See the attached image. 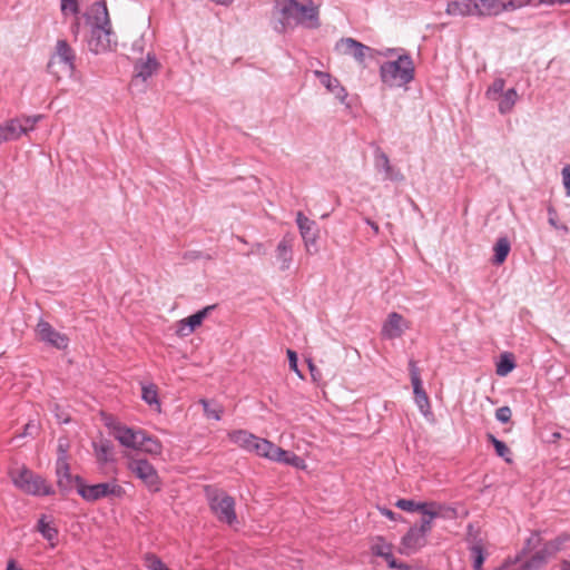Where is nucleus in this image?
<instances>
[{"label": "nucleus", "instance_id": "obj_1", "mask_svg": "<svg viewBox=\"0 0 570 570\" xmlns=\"http://www.w3.org/2000/svg\"><path fill=\"white\" fill-rule=\"evenodd\" d=\"M414 63L410 56L401 55L395 60L381 65L380 76L383 83L389 87H402L414 78Z\"/></svg>", "mask_w": 570, "mask_h": 570}, {"label": "nucleus", "instance_id": "obj_2", "mask_svg": "<svg viewBox=\"0 0 570 570\" xmlns=\"http://www.w3.org/2000/svg\"><path fill=\"white\" fill-rule=\"evenodd\" d=\"M204 491L209 508L218 521L225 522L229 525L235 523L237 515L235 511L234 498L227 494L224 490L213 485H206Z\"/></svg>", "mask_w": 570, "mask_h": 570}, {"label": "nucleus", "instance_id": "obj_3", "mask_svg": "<svg viewBox=\"0 0 570 570\" xmlns=\"http://www.w3.org/2000/svg\"><path fill=\"white\" fill-rule=\"evenodd\" d=\"M76 490L87 502H96L100 499H120L125 495V489L116 480L97 484H86L82 478L76 479Z\"/></svg>", "mask_w": 570, "mask_h": 570}, {"label": "nucleus", "instance_id": "obj_4", "mask_svg": "<svg viewBox=\"0 0 570 570\" xmlns=\"http://www.w3.org/2000/svg\"><path fill=\"white\" fill-rule=\"evenodd\" d=\"M75 55L66 40H59L56 52L48 62V71L59 80L63 76H70L75 69Z\"/></svg>", "mask_w": 570, "mask_h": 570}, {"label": "nucleus", "instance_id": "obj_5", "mask_svg": "<svg viewBox=\"0 0 570 570\" xmlns=\"http://www.w3.org/2000/svg\"><path fill=\"white\" fill-rule=\"evenodd\" d=\"M530 3L531 0H475V9L479 17H497L504 12H513Z\"/></svg>", "mask_w": 570, "mask_h": 570}, {"label": "nucleus", "instance_id": "obj_6", "mask_svg": "<svg viewBox=\"0 0 570 570\" xmlns=\"http://www.w3.org/2000/svg\"><path fill=\"white\" fill-rule=\"evenodd\" d=\"M128 470L153 492L160 490L161 481L154 465L141 458H130L127 463Z\"/></svg>", "mask_w": 570, "mask_h": 570}, {"label": "nucleus", "instance_id": "obj_7", "mask_svg": "<svg viewBox=\"0 0 570 570\" xmlns=\"http://www.w3.org/2000/svg\"><path fill=\"white\" fill-rule=\"evenodd\" d=\"M14 484L22 491L33 495H49L53 493L51 485L40 475L28 469H22L13 476Z\"/></svg>", "mask_w": 570, "mask_h": 570}, {"label": "nucleus", "instance_id": "obj_8", "mask_svg": "<svg viewBox=\"0 0 570 570\" xmlns=\"http://www.w3.org/2000/svg\"><path fill=\"white\" fill-rule=\"evenodd\" d=\"M83 17L94 36H109L111 33V23L105 2H95Z\"/></svg>", "mask_w": 570, "mask_h": 570}, {"label": "nucleus", "instance_id": "obj_9", "mask_svg": "<svg viewBox=\"0 0 570 570\" xmlns=\"http://www.w3.org/2000/svg\"><path fill=\"white\" fill-rule=\"evenodd\" d=\"M313 27L316 24L317 10L311 0H287V20Z\"/></svg>", "mask_w": 570, "mask_h": 570}, {"label": "nucleus", "instance_id": "obj_10", "mask_svg": "<svg viewBox=\"0 0 570 570\" xmlns=\"http://www.w3.org/2000/svg\"><path fill=\"white\" fill-rule=\"evenodd\" d=\"M39 118L40 117H36L31 119L27 117L11 119L4 125H0V132H2L6 141L18 139L22 134H27L29 130L33 129Z\"/></svg>", "mask_w": 570, "mask_h": 570}, {"label": "nucleus", "instance_id": "obj_11", "mask_svg": "<svg viewBox=\"0 0 570 570\" xmlns=\"http://www.w3.org/2000/svg\"><path fill=\"white\" fill-rule=\"evenodd\" d=\"M37 336L40 341L58 348L65 350L68 346L69 338L57 332L48 322L40 320L36 327Z\"/></svg>", "mask_w": 570, "mask_h": 570}, {"label": "nucleus", "instance_id": "obj_12", "mask_svg": "<svg viewBox=\"0 0 570 570\" xmlns=\"http://www.w3.org/2000/svg\"><path fill=\"white\" fill-rule=\"evenodd\" d=\"M411 383L413 386L414 401L419 406L420 411L426 415L430 412V400L422 386V380L420 376V370L414 361L409 364Z\"/></svg>", "mask_w": 570, "mask_h": 570}, {"label": "nucleus", "instance_id": "obj_13", "mask_svg": "<svg viewBox=\"0 0 570 570\" xmlns=\"http://www.w3.org/2000/svg\"><path fill=\"white\" fill-rule=\"evenodd\" d=\"M411 327V322L404 318L401 314L392 312L387 315L381 334L387 340L401 337Z\"/></svg>", "mask_w": 570, "mask_h": 570}, {"label": "nucleus", "instance_id": "obj_14", "mask_svg": "<svg viewBox=\"0 0 570 570\" xmlns=\"http://www.w3.org/2000/svg\"><path fill=\"white\" fill-rule=\"evenodd\" d=\"M57 487L62 495H67L76 488V479L79 475H72L70 465L66 458L58 456L56 462Z\"/></svg>", "mask_w": 570, "mask_h": 570}, {"label": "nucleus", "instance_id": "obj_15", "mask_svg": "<svg viewBox=\"0 0 570 570\" xmlns=\"http://www.w3.org/2000/svg\"><path fill=\"white\" fill-rule=\"evenodd\" d=\"M159 69L160 63L157 60L156 56L153 52H148L146 56V60H142V58L135 60L131 85L137 83L139 80L145 82Z\"/></svg>", "mask_w": 570, "mask_h": 570}, {"label": "nucleus", "instance_id": "obj_16", "mask_svg": "<svg viewBox=\"0 0 570 570\" xmlns=\"http://www.w3.org/2000/svg\"><path fill=\"white\" fill-rule=\"evenodd\" d=\"M108 426L116 440L124 446L137 449L142 430H134L120 423H110Z\"/></svg>", "mask_w": 570, "mask_h": 570}, {"label": "nucleus", "instance_id": "obj_17", "mask_svg": "<svg viewBox=\"0 0 570 570\" xmlns=\"http://www.w3.org/2000/svg\"><path fill=\"white\" fill-rule=\"evenodd\" d=\"M215 308V305H209L198 311L197 313L184 318L177 323L176 334L178 336H187L191 334L195 328L202 325L203 321L208 316L209 312Z\"/></svg>", "mask_w": 570, "mask_h": 570}, {"label": "nucleus", "instance_id": "obj_18", "mask_svg": "<svg viewBox=\"0 0 570 570\" xmlns=\"http://www.w3.org/2000/svg\"><path fill=\"white\" fill-rule=\"evenodd\" d=\"M426 533L421 532L416 527H412L402 538L400 551L404 554L416 552L426 544Z\"/></svg>", "mask_w": 570, "mask_h": 570}, {"label": "nucleus", "instance_id": "obj_19", "mask_svg": "<svg viewBox=\"0 0 570 570\" xmlns=\"http://www.w3.org/2000/svg\"><path fill=\"white\" fill-rule=\"evenodd\" d=\"M336 50L342 55H350L362 62L370 53L371 49L353 38H342L336 43Z\"/></svg>", "mask_w": 570, "mask_h": 570}, {"label": "nucleus", "instance_id": "obj_20", "mask_svg": "<svg viewBox=\"0 0 570 570\" xmlns=\"http://www.w3.org/2000/svg\"><path fill=\"white\" fill-rule=\"evenodd\" d=\"M252 452L277 462H285V451L265 439L257 438Z\"/></svg>", "mask_w": 570, "mask_h": 570}, {"label": "nucleus", "instance_id": "obj_21", "mask_svg": "<svg viewBox=\"0 0 570 570\" xmlns=\"http://www.w3.org/2000/svg\"><path fill=\"white\" fill-rule=\"evenodd\" d=\"M475 0H452L446 4V13L454 17L476 16Z\"/></svg>", "mask_w": 570, "mask_h": 570}, {"label": "nucleus", "instance_id": "obj_22", "mask_svg": "<svg viewBox=\"0 0 570 570\" xmlns=\"http://www.w3.org/2000/svg\"><path fill=\"white\" fill-rule=\"evenodd\" d=\"M298 228L301 230V235L303 239L305 240L306 245H314L317 237V229L316 224L314 220H311L308 217H306L303 213H297L296 218Z\"/></svg>", "mask_w": 570, "mask_h": 570}, {"label": "nucleus", "instance_id": "obj_23", "mask_svg": "<svg viewBox=\"0 0 570 570\" xmlns=\"http://www.w3.org/2000/svg\"><path fill=\"white\" fill-rule=\"evenodd\" d=\"M314 75L318 81L338 99L343 100L346 97L345 89L340 85L338 80L333 78L330 73L315 70Z\"/></svg>", "mask_w": 570, "mask_h": 570}, {"label": "nucleus", "instance_id": "obj_24", "mask_svg": "<svg viewBox=\"0 0 570 570\" xmlns=\"http://www.w3.org/2000/svg\"><path fill=\"white\" fill-rule=\"evenodd\" d=\"M395 505L399 509H401L403 511H407V512L419 511L422 514H435V512L433 510L434 502H415L413 500L400 499V500H397Z\"/></svg>", "mask_w": 570, "mask_h": 570}, {"label": "nucleus", "instance_id": "obj_25", "mask_svg": "<svg viewBox=\"0 0 570 570\" xmlns=\"http://www.w3.org/2000/svg\"><path fill=\"white\" fill-rule=\"evenodd\" d=\"M136 450H140L145 453L151 455H160L163 451V445L159 440L148 436L144 431L140 436L138 446Z\"/></svg>", "mask_w": 570, "mask_h": 570}, {"label": "nucleus", "instance_id": "obj_26", "mask_svg": "<svg viewBox=\"0 0 570 570\" xmlns=\"http://www.w3.org/2000/svg\"><path fill=\"white\" fill-rule=\"evenodd\" d=\"M47 519V515H41L38 520L37 530L50 542L51 548H55L58 538V529Z\"/></svg>", "mask_w": 570, "mask_h": 570}, {"label": "nucleus", "instance_id": "obj_27", "mask_svg": "<svg viewBox=\"0 0 570 570\" xmlns=\"http://www.w3.org/2000/svg\"><path fill=\"white\" fill-rule=\"evenodd\" d=\"M228 436L230 441L237 444L239 448H243L250 452L253 451L255 442H257V436L243 430L234 431L229 433Z\"/></svg>", "mask_w": 570, "mask_h": 570}, {"label": "nucleus", "instance_id": "obj_28", "mask_svg": "<svg viewBox=\"0 0 570 570\" xmlns=\"http://www.w3.org/2000/svg\"><path fill=\"white\" fill-rule=\"evenodd\" d=\"M87 46L94 53H102L115 50L117 42L111 38H88Z\"/></svg>", "mask_w": 570, "mask_h": 570}, {"label": "nucleus", "instance_id": "obj_29", "mask_svg": "<svg viewBox=\"0 0 570 570\" xmlns=\"http://www.w3.org/2000/svg\"><path fill=\"white\" fill-rule=\"evenodd\" d=\"M375 165L377 168L383 169L384 178L391 180H401L403 176L394 170V168L390 164L389 157L384 153H380L375 157Z\"/></svg>", "mask_w": 570, "mask_h": 570}, {"label": "nucleus", "instance_id": "obj_30", "mask_svg": "<svg viewBox=\"0 0 570 570\" xmlns=\"http://www.w3.org/2000/svg\"><path fill=\"white\" fill-rule=\"evenodd\" d=\"M511 249L510 242L507 237H501L497 240L493 246L494 257L493 263L495 265H501L507 259Z\"/></svg>", "mask_w": 570, "mask_h": 570}, {"label": "nucleus", "instance_id": "obj_31", "mask_svg": "<svg viewBox=\"0 0 570 570\" xmlns=\"http://www.w3.org/2000/svg\"><path fill=\"white\" fill-rule=\"evenodd\" d=\"M94 449L96 452L97 460L101 463H107L111 461L114 446L110 441L101 440L98 443H94Z\"/></svg>", "mask_w": 570, "mask_h": 570}, {"label": "nucleus", "instance_id": "obj_32", "mask_svg": "<svg viewBox=\"0 0 570 570\" xmlns=\"http://www.w3.org/2000/svg\"><path fill=\"white\" fill-rule=\"evenodd\" d=\"M497 100H499V105H498L499 111L501 114H507L513 109V107L518 100V94L514 89H509L505 92H503L501 96H499Z\"/></svg>", "mask_w": 570, "mask_h": 570}, {"label": "nucleus", "instance_id": "obj_33", "mask_svg": "<svg viewBox=\"0 0 570 570\" xmlns=\"http://www.w3.org/2000/svg\"><path fill=\"white\" fill-rule=\"evenodd\" d=\"M125 55L132 60H137L142 56L145 42L144 38H135L128 48L127 43H124Z\"/></svg>", "mask_w": 570, "mask_h": 570}, {"label": "nucleus", "instance_id": "obj_34", "mask_svg": "<svg viewBox=\"0 0 570 570\" xmlns=\"http://www.w3.org/2000/svg\"><path fill=\"white\" fill-rule=\"evenodd\" d=\"M434 512L435 514H423L422 521L420 525H415L421 532L429 533L432 530V521L434 518L442 515V511L444 507L434 502Z\"/></svg>", "mask_w": 570, "mask_h": 570}, {"label": "nucleus", "instance_id": "obj_35", "mask_svg": "<svg viewBox=\"0 0 570 570\" xmlns=\"http://www.w3.org/2000/svg\"><path fill=\"white\" fill-rule=\"evenodd\" d=\"M141 392L142 400L149 405H156L157 410L160 411L157 386L155 384L144 385Z\"/></svg>", "mask_w": 570, "mask_h": 570}, {"label": "nucleus", "instance_id": "obj_36", "mask_svg": "<svg viewBox=\"0 0 570 570\" xmlns=\"http://www.w3.org/2000/svg\"><path fill=\"white\" fill-rule=\"evenodd\" d=\"M199 403L203 405L205 415L208 419H214L216 421L220 420L222 414H223V406L222 405H219V404H217L215 402L205 400V399H202L199 401Z\"/></svg>", "mask_w": 570, "mask_h": 570}, {"label": "nucleus", "instance_id": "obj_37", "mask_svg": "<svg viewBox=\"0 0 570 570\" xmlns=\"http://www.w3.org/2000/svg\"><path fill=\"white\" fill-rule=\"evenodd\" d=\"M488 439L493 444L497 454L500 458H503L505 460V462L511 463L512 462L511 452H510V449L505 445V443H503L502 441L498 440L492 434H489Z\"/></svg>", "mask_w": 570, "mask_h": 570}, {"label": "nucleus", "instance_id": "obj_38", "mask_svg": "<svg viewBox=\"0 0 570 570\" xmlns=\"http://www.w3.org/2000/svg\"><path fill=\"white\" fill-rule=\"evenodd\" d=\"M514 362L511 354H503L497 364V374L500 376L508 375L514 368Z\"/></svg>", "mask_w": 570, "mask_h": 570}, {"label": "nucleus", "instance_id": "obj_39", "mask_svg": "<svg viewBox=\"0 0 570 570\" xmlns=\"http://www.w3.org/2000/svg\"><path fill=\"white\" fill-rule=\"evenodd\" d=\"M470 552H471V557L473 559V569L482 570V564H483L485 556H487L483 547L480 543H476L471 547Z\"/></svg>", "mask_w": 570, "mask_h": 570}, {"label": "nucleus", "instance_id": "obj_40", "mask_svg": "<svg viewBox=\"0 0 570 570\" xmlns=\"http://www.w3.org/2000/svg\"><path fill=\"white\" fill-rule=\"evenodd\" d=\"M371 549H372V552L376 556H380V557L387 556L389 557V551L392 550V546H391V543L386 542L382 537H377L374 539Z\"/></svg>", "mask_w": 570, "mask_h": 570}, {"label": "nucleus", "instance_id": "obj_41", "mask_svg": "<svg viewBox=\"0 0 570 570\" xmlns=\"http://www.w3.org/2000/svg\"><path fill=\"white\" fill-rule=\"evenodd\" d=\"M504 86L505 82L502 78L495 79L487 90L488 98L497 100L498 95L501 96L503 94Z\"/></svg>", "mask_w": 570, "mask_h": 570}, {"label": "nucleus", "instance_id": "obj_42", "mask_svg": "<svg viewBox=\"0 0 570 570\" xmlns=\"http://www.w3.org/2000/svg\"><path fill=\"white\" fill-rule=\"evenodd\" d=\"M60 2H61V11L65 16L68 13H71V14L79 13L78 0H60Z\"/></svg>", "mask_w": 570, "mask_h": 570}, {"label": "nucleus", "instance_id": "obj_43", "mask_svg": "<svg viewBox=\"0 0 570 570\" xmlns=\"http://www.w3.org/2000/svg\"><path fill=\"white\" fill-rule=\"evenodd\" d=\"M147 567L150 570H170L165 566V563L155 554L146 556Z\"/></svg>", "mask_w": 570, "mask_h": 570}, {"label": "nucleus", "instance_id": "obj_44", "mask_svg": "<svg viewBox=\"0 0 570 570\" xmlns=\"http://www.w3.org/2000/svg\"><path fill=\"white\" fill-rule=\"evenodd\" d=\"M511 409L509 406L499 407L495 412V417L502 423H508L511 420Z\"/></svg>", "mask_w": 570, "mask_h": 570}, {"label": "nucleus", "instance_id": "obj_45", "mask_svg": "<svg viewBox=\"0 0 570 570\" xmlns=\"http://www.w3.org/2000/svg\"><path fill=\"white\" fill-rule=\"evenodd\" d=\"M548 213H549V224L554 227V228H560L562 229L564 233H568L569 232V228L567 225H559L558 222H557V212L553 209V208H549L548 209Z\"/></svg>", "mask_w": 570, "mask_h": 570}, {"label": "nucleus", "instance_id": "obj_46", "mask_svg": "<svg viewBox=\"0 0 570 570\" xmlns=\"http://www.w3.org/2000/svg\"><path fill=\"white\" fill-rule=\"evenodd\" d=\"M287 464H291V465L295 466L296 469H305L306 468L305 460L295 454L289 455L287 453Z\"/></svg>", "mask_w": 570, "mask_h": 570}, {"label": "nucleus", "instance_id": "obj_47", "mask_svg": "<svg viewBox=\"0 0 570 570\" xmlns=\"http://www.w3.org/2000/svg\"><path fill=\"white\" fill-rule=\"evenodd\" d=\"M287 357L289 361V366L293 371L297 373V375L302 379L303 374L297 367V355L295 352L287 350Z\"/></svg>", "mask_w": 570, "mask_h": 570}, {"label": "nucleus", "instance_id": "obj_48", "mask_svg": "<svg viewBox=\"0 0 570 570\" xmlns=\"http://www.w3.org/2000/svg\"><path fill=\"white\" fill-rule=\"evenodd\" d=\"M382 558H384L386 560V562L389 563L390 568L401 569V570H404L406 568L404 564L396 562V560L394 559V557L392 554V550L389 551V557L387 556H383Z\"/></svg>", "mask_w": 570, "mask_h": 570}, {"label": "nucleus", "instance_id": "obj_49", "mask_svg": "<svg viewBox=\"0 0 570 570\" xmlns=\"http://www.w3.org/2000/svg\"><path fill=\"white\" fill-rule=\"evenodd\" d=\"M382 558H384L386 560V562L389 563L390 568L401 569V570H404L406 568L404 564L396 562V560L394 559V557L392 554V550L389 551V557L387 556H383Z\"/></svg>", "mask_w": 570, "mask_h": 570}, {"label": "nucleus", "instance_id": "obj_50", "mask_svg": "<svg viewBox=\"0 0 570 570\" xmlns=\"http://www.w3.org/2000/svg\"><path fill=\"white\" fill-rule=\"evenodd\" d=\"M382 558H384L386 560V562L389 563L390 568L401 569V570H404L406 568L404 564L396 562V560L394 559V557L392 554V550L389 551V557L387 556H383Z\"/></svg>", "mask_w": 570, "mask_h": 570}, {"label": "nucleus", "instance_id": "obj_51", "mask_svg": "<svg viewBox=\"0 0 570 570\" xmlns=\"http://www.w3.org/2000/svg\"><path fill=\"white\" fill-rule=\"evenodd\" d=\"M382 558H384L386 560V562L389 563L390 568L401 569V570H404L406 568L404 564L396 562V560L394 559V557L392 554V550L389 551V557L387 556H383Z\"/></svg>", "mask_w": 570, "mask_h": 570}, {"label": "nucleus", "instance_id": "obj_52", "mask_svg": "<svg viewBox=\"0 0 570 570\" xmlns=\"http://www.w3.org/2000/svg\"><path fill=\"white\" fill-rule=\"evenodd\" d=\"M562 180H563V185L567 190V194L570 195V166H566L562 169Z\"/></svg>", "mask_w": 570, "mask_h": 570}, {"label": "nucleus", "instance_id": "obj_53", "mask_svg": "<svg viewBox=\"0 0 570 570\" xmlns=\"http://www.w3.org/2000/svg\"><path fill=\"white\" fill-rule=\"evenodd\" d=\"M67 449H68L67 441L59 440V444H58L59 456H63L67 459Z\"/></svg>", "mask_w": 570, "mask_h": 570}, {"label": "nucleus", "instance_id": "obj_54", "mask_svg": "<svg viewBox=\"0 0 570 570\" xmlns=\"http://www.w3.org/2000/svg\"><path fill=\"white\" fill-rule=\"evenodd\" d=\"M56 417L60 423L70 422V416L68 414L56 412Z\"/></svg>", "mask_w": 570, "mask_h": 570}, {"label": "nucleus", "instance_id": "obj_55", "mask_svg": "<svg viewBox=\"0 0 570 570\" xmlns=\"http://www.w3.org/2000/svg\"><path fill=\"white\" fill-rule=\"evenodd\" d=\"M382 514L385 515L386 518L391 519V520H395V513L389 509H382L381 510Z\"/></svg>", "mask_w": 570, "mask_h": 570}, {"label": "nucleus", "instance_id": "obj_56", "mask_svg": "<svg viewBox=\"0 0 570 570\" xmlns=\"http://www.w3.org/2000/svg\"><path fill=\"white\" fill-rule=\"evenodd\" d=\"M7 570H23L22 568L18 567L14 562V560H9Z\"/></svg>", "mask_w": 570, "mask_h": 570}, {"label": "nucleus", "instance_id": "obj_57", "mask_svg": "<svg viewBox=\"0 0 570 570\" xmlns=\"http://www.w3.org/2000/svg\"><path fill=\"white\" fill-rule=\"evenodd\" d=\"M33 428H35V425H33L31 422H29L28 424H26V428H24V434H26V435H27V434H30V432H29V431H30V429H33Z\"/></svg>", "mask_w": 570, "mask_h": 570}, {"label": "nucleus", "instance_id": "obj_58", "mask_svg": "<svg viewBox=\"0 0 570 570\" xmlns=\"http://www.w3.org/2000/svg\"><path fill=\"white\" fill-rule=\"evenodd\" d=\"M372 226V229H374L375 233H379V226L375 223H370Z\"/></svg>", "mask_w": 570, "mask_h": 570}, {"label": "nucleus", "instance_id": "obj_59", "mask_svg": "<svg viewBox=\"0 0 570 570\" xmlns=\"http://www.w3.org/2000/svg\"><path fill=\"white\" fill-rule=\"evenodd\" d=\"M277 11L279 12V14L285 16V7H277Z\"/></svg>", "mask_w": 570, "mask_h": 570}, {"label": "nucleus", "instance_id": "obj_60", "mask_svg": "<svg viewBox=\"0 0 570 570\" xmlns=\"http://www.w3.org/2000/svg\"><path fill=\"white\" fill-rule=\"evenodd\" d=\"M277 248H278L279 250H284V249H285V243H284V242H281V243L278 244Z\"/></svg>", "mask_w": 570, "mask_h": 570}, {"label": "nucleus", "instance_id": "obj_61", "mask_svg": "<svg viewBox=\"0 0 570 570\" xmlns=\"http://www.w3.org/2000/svg\"><path fill=\"white\" fill-rule=\"evenodd\" d=\"M551 2L566 3L570 2V0H550Z\"/></svg>", "mask_w": 570, "mask_h": 570}, {"label": "nucleus", "instance_id": "obj_62", "mask_svg": "<svg viewBox=\"0 0 570 570\" xmlns=\"http://www.w3.org/2000/svg\"><path fill=\"white\" fill-rule=\"evenodd\" d=\"M308 367H309L311 372L314 371V365L311 362H308Z\"/></svg>", "mask_w": 570, "mask_h": 570}, {"label": "nucleus", "instance_id": "obj_63", "mask_svg": "<svg viewBox=\"0 0 570 570\" xmlns=\"http://www.w3.org/2000/svg\"><path fill=\"white\" fill-rule=\"evenodd\" d=\"M4 141H6V140H4L3 136H2V132H0V144H2V142H4Z\"/></svg>", "mask_w": 570, "mask_h": 570}]
</instances>
